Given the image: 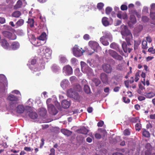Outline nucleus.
Instances as JSON below:
<instances>
[{
	"label": "nucleus",
	"mask_w": 155,
	"mask_h": 155,
	"mask_svg": "<svg viewBox=\"0 0 155 155\" xmlns=\"http://www.w3.org/2000/svg\"><path fill=\"white\" fill-rule=\"evenodd\" d=\"M3 78L4 79L3 81V83H2V82H0V85L1 86V88L3 90H4L5 89V87H7L8 86V81L7 80L5 79V78H4L3 75L0 74V81L2 80Z\"/></svg>",
	"instance_id": "nucleus-13"
},
{
	"label": "nucleus",
	"mask_w": 155,
	"mask_h": 155,
	"mask_svg": "<svg viewBox=\"0 0 155 155\" xmlns=\"http://www.w3.org/2000/svg\"><path fill=\"white\" fill-rule=\"evenodd\" d=\"M51 69L54 72H56L59 70L58 67L55 64H54L52 66Z\"/></svg>",
	"instance_id": "nucleus-34"
},
{
	"label": "nucleus",
	"mask_w": 155,
	"mask_h": 155,
	"mask_svg": "<svg viewBox=\"0 0 155 155\" xmlns=\"http://www.w3.org/2000/svg\"><path fill=\"white\" fill-rule=\"evenodd\" d=\"M138 100L140 101H142L144 100L145 99V98L144 97L140 96L138 97Z\"/></svg>",
	"instance_id": "nucleus-57"
},
{
	"label": "nucleus",
	"mask_w": 155,
	"mask_h": 155,
	"mask_svg": "<svg viewBox=\"0 0 155 155\" xmlns=\"http://www.w3.org/2000/svg\"><path fill=\"white\" fill-rule=\"evenodd\" d=\"M105 36H104L105 37V38H110L111 37V35L110 33L105 32L104 33Z\"/></svg>",
	"instance_id": "nucleus-46"
},
{
	"label": "nucleus",
	"mask_w": 155,
	"mask_h": 155,
	"mask_svg": "<svg viewBox=\"0 0 155 155\" xmlns=\"http://www.w3.org/2000/svg\"><path fill=\"white\" fill-rule=\"evenodd\" d=\"M142 134L143 136L146 137H149L150 136L149 132L146 130H143L142 132Z\"/></svg>",
	"instance_id": "nucleus-32"
},
{
	"label": "nucleus",
	"mask_w": 155,
	"mask_h": 155,
	"mask_svg": "<svg viewBox=\"0 0 155 155\" xmlns=\"http://www.w3.org/2000/svg\"><path fill=\"white\" fill-rule=\"evenodd\" d=\"M100 78L102 83L104 84H108V75L104 73H102L100 74Z\"/></svg>",
	"instance_id": "nucleus-12"
},
{
	"label": "nucleus",
	"mask_w": 155,
	"mask_h": 155,
	"mask_svg": "<svg viewBox=\"0 0 155 155\" xmlns=\"http://www.w3.org/2000/svg\"><path fill=\"white\" fill-rule=\"evenodd\" d=\"M16 112L18 114H21L24 112L25 108L23 105H19L16 107Z\"/></svg>",
	"instance_id": "nucleus-19"
},
{
	"label": "nucleus",
	"mask_w": 155,
	"mask_h": 155,
	"mask_svg": "<svg viewBox=\"0 0 155 155\" xmlns=\"http://www.w3.org/2000/svg\"><path fill=\"white\" fill-rule=\"evenodd\" d=\"M63 71L68 75H70L72 73V69L71 66L67 65L64 67Z\"/></svg>",
	"instance_id": "nucleus-14"
},
{
	"label": "nucleus",
	"mask_w": 155,
	"mask_h": 155,
	"mask_svg": "<svg viewBox=\"0 0 155 155\" xmlns=\"http://www.w3.org/2000/svg\"><path fill=\"white\" fill-rule=\"evenodd\" d=\"M130 20L131 22L133 24H135L136 21V19L135 17L134 16H131L130 17Z\"/></svg>",
	"instance_id": "nucleus-40"
},
{
	"label": "nucleus",
	"mask_w": 155,
	"mask_h": 155,
	"mask_svg": "<svg viewBox=\"0 0 155 155\" xmlns=\"http://www.w3.org/2000/svg\"><path fill=\"white\" fill-rule=\"evenodd\" d=\"M48 110L50 114L52 115H55L58 113V111L54 106L51 104L48 105Z\"/></svg>",
	"instance_id": "nucleus-8"
},
{
	"label": "nucleus",
	"mask_w": 155,
	"mask_h": 155,
	"mask_svg": "<svg viewBox=\"0 0 155 155\" xmlns=\"http://www.w3.org/2000/svg\"><path fill=\"white\" fill-rule=\"evenodd\" d=\"M0 44L5 49L9 50L10 48V45L7 41L5 38L2 39L0 35Z\"/></svg>",
	"instance_id": "nucleus-7"
},
{
	"label": "nucleus",
	"mask_w": 155,
	"mask_h": 155,
	"mask_svg": "<svg viewBox=\"0 0 155 155\" xmlns=\"http://www.w3.org/2000/svg\"><path fill=\"white\" fill-rule=\"evenodd\" d=\"M123 38H125L126 43L124 41L122 45L123 49L125 53L127 52L130 53L133 50L132 48H128L127 45L130 46L131 45L130 41L133 39V36L132 34L128 29L126 25L122 26L120 31Z\"/></svg>",
	"instance_id": "nucleus-1"
},
{
	"label": "nucleus",
	"mask_w": 155,
	"mask_h": 155,
	"mask_svg": "<svg viewBox=\"0 0 155 155\" xmlns=\"http://www.w3.org/2000/svg\"><path fill=\"white\" fill-rule=\"evenodd\" d=\"M88 45L89 47L94 50V51L97 52V50L100 49L101 48L97 42L92 41H89Z\"/></svg>",
	"instance_id": "nucleus-6"
},
{
	"label": "nucleus",
	"mask_w": 155,
	"mask_h": 155,
	"mask_svg": "<svg viewBox=\"0 0 155 155\" xmlns=\"http://www.w3.org/2000/svg\"><path fill=\"white\" fill-rule=\"evenodd\" d=\"M123 100L124 102L126 103H129L130 101V100L129 99L125 97H123Z\"/></svg>",
	"instance_id": "nucleus-47"
},
{
	"label": "nucleus",
	"mask_w": 155,
	"mask_h": 155,
	"mask_svg": "<svg viewBox=\"0 0 155 155\" xmlns=\"http://www.w3.org/2000/svg\"><path fill=\"white\" fill-rule=\"evenodd\" d=\"M72 52L73 54L75 56L78 57L81 56L83 53L77 45H75L74 47L72 48Z\"/></svg>",
	"instance_id": "nucleus-5"
},
{
	"label": "nucleus",
	"mask_w": 155,
	"mask_h": 155,
	"mask_svg": "<svg viewBox=\"0 0 155 155\" xmlns=\"http://www.w3.org/2000/svg\"><path fill=\"white\" fill-rule=\"evenodd\" d=\"M26 4L25 0H18L14 6V8L15 9H17L25 6Z\"/></svg>",
	"instance_id": "nucleus-9"
},
{
	"label": "nucleus",
	"mask_w": 155,
	"mask_h": 155,
	"mask_svg": "<svg viewBox=\"0 0 155 155\" xmlns=\"http://www.w3.org/2000/svg\"><path fill=\"white\" fill-rule=\"evenodd\" d=\"M21 15V12L18 11L14 12L12 14V16L15 18H18Z\"/></svg>",
	"instance_id": "nucleus-27"
},
{
	"label": "nucleus",
	"mask_w": 155,
	"mask_h": 155,
	"mask_svg": "<svg viewBox=\"0 0 155 155\" xmlns=\"http://www.w3.org/2000/svg\"><path fill=\"white\" fill-rule=\"evenodd\" d=\"M75 91H74L72 89H70L67 91L68 96L70 97H73V95L74 94Z\"/></svg>",
	"instance_id": "nucleus-28"
},
{
	"label": "nucleus",
	"mask_w": 155,
	"mask_h": 155,
	"mask_svg": "<svg viewBox=\"0 0 155 155\" xmlns=\"http://www.w3.org/2000/svg\"><path fill=\"white\" fill-rule=\"evenodd\" d=\"M104 5V4L103 3L100 2L97 4V8L99 10H101L103 8Z\"/></svg>",
	"instance_id": "nucleus-39"
},
{
	"label": "nucleus",
	"mask_w": 155,
	"mask_h": 155,
	"mask_svg": "<svg viewBox=\"0 0 155 155\" xmlns=\"http://www.w3.org/2000/svg\"><path fill=\"white\" fill-rule=\"evenodd\" d=\"M61 104L63 107L65 109L68 108L70 105V102L66 100L63 101L61 103Z\"/></svg>",
	"instance_id": "nucleus-21"
},
{
	"label": "nucleus",
	"mask_w": 155,
	"mask_h": 155,
	"mask_svg": "<svg viewBox=\"0 0 155 155\" xmlns=\"http://www.w3.org/2000/svg\"><path fill=\"white\" fill-rule=\"evenodd\" d=\"M72 98H73L76 100H78L79 99L80 96L78 93L75 92H74V94L73 95V97H72Z\"/></svg>",
	"instance_id": "nucleus-43"
},
{
	"label": "nucleus",
	"mask_w": 155,
	"mask_h": 155,
	"mask_svg": "<svg viewBox=\"0 0 155 155\" xmlns=\"http://www.w3.org/2000/svg\"><path fill=\"white\" fill-rule=\"evenodd\" d=\"M5 21V18L3 17H0V23L1 24H4Z\"/></svg>",
	"instance_id": "nucleus-56"
},
{
	"label": "nucleus",
	"mask_w": 155,
	"mask_h": 155,
	"mask_svg": "<svg viewBox=\"0 0 155 155\" xmlns=\"http://www.w3.org/2000/svg\"><path fill=\"white\" fill-rule=\"evenodd\" d=\"M135 129L136 130L139 131L141 128V125L140 124L137 123L135 126Z\"/></svg>",
	"instance_id": "nucleus-44"
},
{
	"label": "nucleus",
	"mask_w": 155,
	"mask_h": 155,
	"mask_svg": "<svg viewBox=\"0 0 155 155\" xmlns=\"http://www.w3.org/2000/svg\"><path fill=\"white\" fill-rule=\"evenodd\" d=\"M44 141H45V140L43 138H41V143H40V147L41 148L43 146H44Z\"/></svg>",
	"instance_id": "nucleus-53"
},
{
	"label": "nucleus",
	"mask_w": 155,
	"mask_h": 155,
	"mask_svg": "<svg viewBox=\"0 0 155 155\" xmlns=\"http://www.w3.org/2000/svg\"><path fill=\"white\" fill-rule=\"evenodd\" d=\"M76 88H77V89H76V90L77 91H80L81 90V87L79 85H76Z\"/></svg>",
	"instance_id": "nucleus-60"
},
{
	"label": "nucleus",
	"mask_w": 155,
	"mask_h": 155,
	"mask_svg": "<svg viewBox=\"0 0 155 155\" xmlns=\"http://www.w3.org/2000/svg\"><path fill=\"white\" fill-rule=\"evenodd\" d=\"M102 22L103 25L105 26H108L110 25L108 18L106 17H104L102 18Z\"/></svg>",
	"instance_id": "nucleus-22"
},
{
	"label": "nucleus",
	"mask_w": 155,
	"mask_h": 155,
	"mask_svg": "<svg viewBox=\"0 0 155 155\" xmlns=\"http://www.w3.org/2000/svg\"><path fill=\"white\" fill-rule=\"evenodd\" d=\"M49 155H55V150L53 148L51 149Z\"/></svg>",
	"instance_id": "nucleus-58"
},
{
	"label": "nucleus",
	"mask_w": 155,
	"mask_h": 155,
	"mask_svg": "<svg viewBox=\"0 0 155 155\" xmlns=\"http://www.w3.org/2000/svg\"><path fill=\"white\" fill-rule=\"evenodd\" d=\"M145 96L147 98H151L155 96V93L153 92L146 93L145 94Z\"/></svg>",
	"instance_id": "nucleus-25"
},
{
	"label": "nucleus",
	"mask_w": 155,
	"mask_h": 155,
	"mask_svg": "<svg viewBox=\"0 0 155 155\" xmlns=\"http://www.w3.org/2000/svg\"><path fill=\"white\" fill-rule=\"evenodd\" d=\"M7 98L9 101L12 102L14 104H16L18 103V97L13 94H10L8 96Z\"/></svg>",
	"instance_id": "nucleus-11"
},
{
	"label": "nucleus",
	"mask_w": 155,
	"mask_h": 155,
	"mask_svg": "<svg viewBox=\"0 0 155 155\" xmlns=\"http://www.w3.org/2000/svg\"><path fill=\"white\" fill-rule=\"evenodd\" d=\"M102 68L103 70L108 74L110 73L112 70V67L109 64H104L102 65Z\"/></svg>",
	"instance_id": "nucleus-10"
},
{
	"label": "nucleus",
	"mask_w": 155,
	"mask_h": 155,
	"mask_svg": "<svg viewBox=\"0 0 155 155\" xmlns=\"http://www.w3.org/2000/svg\"><path fill=\"white\" fill-rule=\"evenodd\" d=\"M150 18L153 20L152 24L155 25V12H150Z\"/></svg>",
	"instance_id": "nucleus-33"
},
{
	"label": "nucleus",
	"mask_w": 155,
	"mask_h": 155,
	"mask_svg": "<svg viewBox=\"0 0 155 155\" xmlns=\"http://www.w3.org/2000/svg\"><path fill=\"white\" fill-rule=\"evenodd\" d=\"M3 36L9 40H14L17 38L16 35L8 31H3L2 32Z\"/></svg>",
	"instance_id": "nucleus-2"
},
{
	"label": "nucleus",
	"mask_w": 155,
	"mask_h": 155,
	"mask_svg": "<svg viewBox=\"0 0 155 155\" xmlns=\"http://www.w3.org/2000/svg\"><path fill=\"white\" fill-rule=\"evenodd\" d=\"M146 40L149 43H151L152 41V40L150 37L149 36H147L146 37Z\"/></svg>",
	"instance_id": "nucleus-63"
},
{
	"label": "nucleus",
	"mask_w": 155,
	"mask_h": 155,
	"mask_svg": "<svg viewBox=\"0 0 155 155\" xmlns=\"http://www.w3.org/2000/svg\"><path fill=\"white\" fill-rule=\"evenodd\" d=\"M112 10L111 8L110 7H107L105 9V13L107 15H109L110 14Z\"/></svg>",
	"instance_id": "nucleus-38"
},
{
	"label": "nucleus",
	"mask_w": 155,
	"mask_h": 155,
	"mask_svg": "<svg viewBox=\"0 0 155 155\" xmlns=\"http://www.w3.org/2000/svg\"><path fill=\"white\" fill-rule=\"evenodd\" d=\"M19 44L18 41H14L10 46V48L9 50H16L19 48Z\"/></svg>",
	"instance_id": "nucleus-15"
},
{
	"label": "nucleus",
	"mask_w": 155,
	"mask_h": 155,
	"mask_svg": "<svg viewBox=\"0 0 155 155\" xmlns=\"http://www.w3.org/2000/svg\"><path fill=\"white\" fill-rule=\"evenodd\" d=\"M117 16L120 19H125L127 18V15L125 12H123L121 11H119L117 14Z\"/></svg>",
	"instance_id": "nucleus-18"
},
{
	"label": "nucleus",
	"mask_w": 155,
	"mask_h": 155,
	"mask_svg": "<svg viewBox=\"0 0 155 155\" xmlns=\"http://www.w3.org/2000/svg\"><path fill=\"white\" fill-rule=\"evenodd\" d=\"M142 48L143 49H147L148 48L147 42L145 40H143L142 41Z\"/></svg>",
	"instance_id": "nucleus-37"
},
{
	"label": "nucleus",
	"mask_w": 155,
	"mask_h": 155,
	"mask_svg": "<svg viewBox=\"0 0 155 155\" xmlns=\"http://www.w3.org/2000/svg\"><path fill=\"white\" fill-rule=\"evenodd\" d=\"M150 12H155V3H153L151 5Z\"/></svg>",
	"instance_id": "nucleus-42"
},
{
	"label": "nucleus",
	"mask_w": 155,
	"mask_h": 155,
	"mask_svg": "<svg viewBox=\"0 0 155 155\" xmlns=\"http://www.w3.org/2000/svg\"><path fill=\"white\" fill-rule=\"evenodd\" d=\"M46 34L45 32H43L40 36L38 38V39L39 40V41H37V45L40 46L41 45V44L40 40L44 41L46 39Z\"/></svg>",
	"instance_id": "nucleus-16"
},
{
	"label": "nucleus",
	"mask_w": 155,
	"mask_h": 155,
	"mask_svg": "<svg viewBox=\"0 0 155 155\" xmlns=\"http://www.w3.org/2000/svg\"><path fill=\"white\" fill-rule=\"evenodd\" d=\"M34 21L33 18H29L28 21V23L30 24V26L31 28H32L34 26Z\"/></svg>",
	"instance_id": "nucleus-36"
},
{
	"label": "nucleus",
	"mask_w": 155,
	"mask_h": 155,
	"mask_svg": "<svg viewBox=\"0 0 155 155\" xmlns=\"http://www.w3.org/2000/svg\"><path fill=\"white\" fill-rule=\"evenodd\" d=\"M120 8L122 11L126 10L127 9V7L126 5H122L121 6Z\"/></svg>",
	"instance_id": "nucleus-51"
},
{
	"label": "nucleus",
	"mask_w": 155,
	"mask_h": 155,
	"mask_svg": "<svg viewBox=\"0 0 155 155\" xmlns=\"http://www.w3.org/2000/svg\"><path fill=\"white\" fill-rule=\"evenodd\" d=\"M141 43L140 40L135 41L134 44V49L136 50L138 49V47Z\"/></svg>",
	"instance_id": "nucleus-30"
},
{
	"label": "nucleus",
	"mask_w": 155,
	"mask_h": 155,
	"mask_svg": "<svg viewBox=\"0 0 155 155\" xmlns=\"http://www.w3.org/2000/svg\"><path fill=\"white\" fill-rule=\"evenodd\" d=\"M60 61L62 63H65L67 62V60L65 57H62L61 58Z\"/></svg>",
	"instance_id": "nucleus-48"
},
{
	"label": "nucleus",
	"mask_w": 155,
	"mask_h": 155,
	"mask_svg": "<svg viewBox=\"0 0 155 155\" xmlns=\"http://www.w3.org/2000/svg\"><path fill=\"white\" fill-rule=\"evenodd\" d=\"M110 55L115 60L119 61H122L123 59V57L120 55H119L115 51L110 49L108 51Z\"/></svg>",
	"instance_id": "nucleus-3"
},
{
	"label": "nucleus",
	"mask_w": 155,
	"mask_h": 155,
	"mask_svg": "<svg viewBox=\"0 0 155 155\" xmlns=\"http://www.w3.org/2000/svg\"><path fill=\"white\" fill-rule=\"evenodd\" d=\"M24 22V20L23 19H20L16 23V25L17 27L21 26L23 25Z\"/></svg>",
	"instance_id": "nucleus-31"
},
{
	"label": "nucleus",
	"mask_w": 155,
	"mask_h": 155,
	"mask_svg": "<svg viewBox=\"0 0 155 155\" xmlns=\"http://www.w3.org/2000/svg\"><path fill=\"white\" fill-rule=\"evenodd\" d=\"M84 92L87 93L88 94L90 91V90L89 87L87 85H85L84 87Z\"/></svg>",
	"instance_id": "nucleus-35"
},
{
	"label": "nucleus",
	"mask_w": 155,
	"mask_h": 155,
	"mask_svg": "<svg viewBox=\"0 0 155 155\" xmlns=\"http://www.w3.org/2000/svg\"><path fill=\"white\" fill-rule=\"evenodd\" d=\"M100 41L104 45L107 46L109 44L108 42L105 40V37H101L100 38Z\"/></svg>",
	"instance_id": "nucleus-26"
},
{
	"label": "nucleus",
	"mask_w": 155,
	"mask_h": 155,
	"mask_svg": "<svg viewBox=\"0 0 155 155\" xmlns=\"http://www.w3.org/2000/svg\"><path fill=\"white\" fill-rule=\"evenodd\" d=\"M29 116L31 119H36L38 117L37 114L36 112H30L29 114Z\"/></svg>",
	"instance_id": "nucleus-24"
},
{
	"label": "nucleus",
	"mask_w": 155,
	"mask_h": 155,
	"mask_svg": "<svg viewBox=\"0 0 155 155\" xmlns=\"http://www.w3.org/2000/svg\"><path fill=\"white\" fill-rule=\"evenodd\" d=\"M110 47L111 48L115 49L117 51L119 50V46L116 43L113 42L110 45Z\"/></svg>",
	"instance_id": "nucleus-23"
},
{
	"label": "nucleus",
	"mask_w": 155,
	"mask_h": 155,
	"mask_svg": "<svg viewBox=\"0 0 155 155\" xmlns=\"http://www.w3.org/2000/svg\"><path fill=\"white\" fill-rule=\"evenodd\" d=\"M104 124V122L102 120H100L97 124V126L98 127H102Z\"/></svg>",
	"instance_id": "nucleus-54"
},
{
	"label": "nucleus",
	"mask_w": 155,
	"mask_h": 155,
	"mask_svg": "<svg viewBox=\"0 0 155 155\" xmlns=\"http://www.w3.org/2000/svg\"><path fill=\"white\" fill-rule=\"evenodd\" d=\"M81 70L82 72L84 73H88L91 72V69L84 62H81Z\"/></svg>",
	"instance_id": "nucleus-4"
},
{
	"label": "nucleus",
	"mask_w": 155,
	"mask_h": 155,
	"mask_svg": "<svg viewBox=\"0 0 155 155\" xmlns=\"http://www.w3.org/2000/svg\"><path fill=\"white\" fill-rule=\"evenodd\" d=\"M77 132L78 134L86 135L89 132V130L86 128L84 127H83L77 130Z\"/></svg>",
	"instance_id": "nucleus-17"
},
{
	"label": "nucleus",
	"mask_w": 155,
	"mask_h": 155,
	"mask_svg": "<svg viewBox=\"0 0 155 155\" xmlns=\"http://www.w3.org/2000/svg\"><path fill=\"white\" fill-rule=\"evenodd\" d=\"M12 93H14L17 94H19L21 95V94L19 91L17 90H14L12 91Z\"/></svg>",
	"instance_id": "nucleus-59"
},
{
	"label": "nucleus",
	"mask_w": 155,
	"mask_h": 155,
	"mask_svg": "<svg viewBox=\"0 0 155 155\" xmlns=\"http://www.w3.org/2000/svg\"><path fill=\"white\" fill-rule=\"evenodd\" d=\"M135 82H137L139 80V74L137 72L135 75Z\"/></svg>",
	"instance_id": "nucleus-52"
},
{
	"label": "nucleus",
	"mask_w": 155,
	"mask_h": 155,
	"mask_svg": "<svg viewBox=\"0 0 155 155\" xmlns=\"http://www.w3.org/2000/svg\"><path fill=\"white\" fill-rule=\"evenodd\" d=\"M95 137L96 139H101V136L99 133H96L95 134Z\"/></svg>",
	"instance_id": "nucleus-55"
},
{
	"label": "nucleus",
	"mask_w": 155,
	"mask_h": 155,
	"mask_svg": "<svg viewBox=\"0 0 155 155\" xmlns=\"http://www.w3.org/2000/svg\"><path fill=\"white\" fill-rule=\"evenodd\" d=\"M142 21L144 22H148L149 20V18L146 16H143L142 18Z\"/></svg>",
	"instance_id": "nucleus-45"
},
{
	"label": "nucleus",
	"mask_w": 155,
	"mask_h": 155,
	"mask_svg": "<svg viewBox=\"0 0 155 155\" xmlns=\"http://www.w3.org/2000/svg\"><path fill=\"white\" fill-rule=\"evenodd\" d=\"M113 78L117 81L119 79L120 76L117 75H114Z\"/></svg>",
	"instance_id": "nucleus-64"
},
{
	"label": "nucleus",
	"mask_w": 155,
	"mask_h": 155,
	"mask_svg": "<svg viewBox=\"0 0 155 155\" xmlns=\"http://www.w3.org/2000/svg\"><path fill=\"white\" fill-rule=\"evenodd\" d=\"M61 132L64 135L68 137L70 136L72 133V132L68 130L63 129L61 130Z\"/></svg>",
	"instance_id": "nucleus-20"
},
{
	"label": "nucleus",
	"mask_w": 155,
	"mask_h": 155,
	"mask_svg": "<svg viewBox=\"0 0 155 155\" xmlns=\"http://www.w3.org/2000/svg\"><path fill=\"white\" fill-rule=\"evenodd\" d=\"M110 89L108 87H106L104 89V91L106 93H108Z\"/></svg>",
	"instance_id": "nucleus-61"
},
{
	"label": "nucleus",
	"mask_w": 155,
	"mask_h": 155,
	"mask_svg": "<svg viewBox=\"0 0 155 155\" xmlns=\"http://www.w3.org/2000/svg\"><path fill=\"white\" fill-rule=\"evenodd\" d=\"M84 39L87 41L90 38V37L89 35L86 34L83 36Z\"/></svg>",
	"instance_id": "nucleus-50"
},
{
	"label": "nucleus",
	"mask_w": 155,
	"mask_h": 155,
	"mask_svg": "<svg viewBox=\"0 0 155 155\" xmlns=\"http://www.w3.org/2000/svg\"><path fill=\"white\" fill-rule=\"evenodd\" d=\"M139 118L138 117H132L131 118L130 121L132 123H135L137 121H139Z\"/></svg>",
	"instance_id": "nucleus-41"
},
{
	"label": "nucleus",
	"mask_w": 155,
	"mask_h": 155,
	"mask_svg": "<svg viewBox=\"0 0 155 155\" xmlns=\"http://www.w3.org/2000/svg\"><path fill=\"white\" fill-rule=\"evenodd\" d=\"M124 134L125 135H129L130 134V132L129 130L128 129H125L124 131Z\"/></svg>",
	"instance_id": "nucleus-49"
},
{
	"label": "nucleus",
	"mask_w": 155,
	"mask_h": 155,
	"mask_svg": "<svg viewBox=\"0 0 155 155\" xmlns=\"http://www.w3.org/2000/svg\"><path fill=\"white\" fill-rule=\"evenodd\" d=\"M120 88V87H118V86L114 88V91L115 92H118L119 91Z\"/></svg>",
	"instance_id": "nucleus-62"
},
{
	"label": "nucleus",
	"mask_w": 155,
	"mask_h": 155,
	"mask_svg": "<svg viewBox=\"0 0 155 155\" xmlns=\"http://www.w3.org/2000/svg\"><path fill=\"white\" fill-rule=\"evenodd\" d=\"M92 81L95 86L97 87L101 83V81L98 78H94L93 79Z\"/></svg>",
	"instance_id": "nucleus-29"
}]
</instances>
